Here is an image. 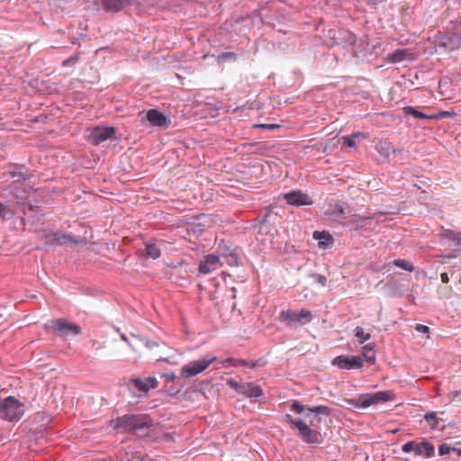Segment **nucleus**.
I'll return each instance as SVG.
<instances>
[{
  "label": "nucleus",
  "mask_w": 461,
  "mask_h": 461,
  "mask_svg": "<svg viewBox=\"0 0 461 461\" xmlns=\"http://www.w3.org/2000/svg\"><path fill=\"white\" fill-rule=\"evenodd\" d=\"M79 59L78 54H75L73 56H70L69 58L66 59L62 61L63 67H72L77 63Z\"/></svg>",
  "instance_id": "f704fd0d"
},
{
  "label": "nucleus",
  "mask_w": 461,
  "mask_h": 461,
  "mask_svg": "<svg viewBox=\"0 0 461 461\" xmlns=\"http://www.w3.org/2000/svg\"><path fill=\"white\" fill-rule=\"evenodd\" d=\"M450 452H452V447L447 443H443L438 447V454L440 456L448 455Z\"/></svg>",
  "instance_id": "79ce46f5"
},
{
  "label": "nucleus",
  "mask_w": 461,
  "mask_h": 461,
  "mask_svg": "<svg viewBox=\"0 0 461 461\" xmlns=\"http://www.w3.org/2000/svg\"><path fill=\"white\" fill-rule=\"evenodd\" d=\"M452 452H455L457 456H461V448L452 447Z\"/></svg>",
  "instance_id": "5fc2aeb1"
},
{
  "label": "nucleus",
  "mask_w": 461,
  "mask_h": 461,
  "mask_svg": "<svg viewBox=\"0 0 461 461\" xmlns=\"http://www.w3.org/2000/svg\"><path fill=\"white\" fill-rule=\"evenodd\" d=\"M396 395L392 390L380 391L375 393H361L356 399L348 401L355 408L366 409L372 405H378L381 403L393 402Z\"/></svg>",
  "instance_id": "f03ea898"
},
{
  "label": "nucleus",
  "mask_w": 461,
  "mask_h": 461,
  "mask_svg": "<svg viewBox=\"0 0 461 461\" xmlns=\"http://www.w3.org/2000/svg\"><path fill=\"white\" fill-rule=\"evenodd\" d=\"M213 271V267H211L209 265L205 263V261L200 262L198 266V272L203 275H206Z\"/></svg>",
  "instance_id": "e433bc0d"
},
{
  "label": "nucleus",
  "mask_w": 461,
  "mask_h": 461,
  "mask_svg": "<svg viewBox=\"0 0 461 461\" xmlns=\"http://www.w3.org/2000/svg\"><path fill=\"white\" fill-rule=\"evenodd\" d=\"M153 425V420L148 414H134L131 433L138 437L147 436L149 429Z\"/></svg>",
  "instance_id": "9b49d317"
},
{
  "label": "nucleus",
  "mask_w": 461,
  "mask_h": 461,
  "mask_svg": "<svg viewBox=\"0 0 461 461\" xmlns=\"http://www.w3.org/2000/svg\"><path fill=\"white\" fill-rule=\"evenodd\" d=\"M358 137L365 138L366 135L362 132L357 131V132L352 133L351 135L343 136L342 137L343 144L349 148H354V147H356V139Z\"/></svg>",
  "instance_id": "bb28decb"
},
{
  "label": "nucleus",
  "mask_w": 461,
  "mask_h": 461,
  "mask_svg": "<svg viewBox=\"0 0 461 461\" xmlns=\"http://www.w3.org/2000/svg\"><path fill=\"white\" fill-rule=\"evenodd\" d=\"M392 148L390 147L389 144H384V146H381L379 149H378V151L380 154H382L383 156L384 157H389L390 155V151H391Z\"/></svg>",
  "instance_id": "37998d69"
},
{
  "label": "nucleus",
  "mask_w": 461,
  "mask_h": 461,
  "mask_svg": "<svg viewBox=\"0 0 461 461\" xmlns=\"http://www.w3.org/2000/svg\"><path fill=\"white\" fill-rule=\"evenodd\" d=\"M441 234L440 236L447 240L453 241L456 245H459L461 243V233L454 231L449 229H445L443 226L440 227Z\"/></svg>",
  "instance_id": "aec40b11"
},
{
  "label": "nucleus",
  "mask_w": 461,
  "mask_h": 461,
  "mask_svg": "<svg viewBox=\"0 0 461 461\" xmlns=\"http://www.w3.org/2000/svg\"><path fill=\"white\" fill-rule=\"evenodd\" d=\"M121 339H122V340H123V341H126V342L128 341V339H127V337H126V335H125V334H121Z\"/></svg>",
  "instance_id": "4d7b16f0"
},
{
  "label": "nucleus",
  "mask_w": 461,
  "mask_h": 461,
  "mask_svg": "<svg viewBox=\"0 0 461 461\" xmlns=\"http://www.w3.org/2000/svg\"><path fill=\"white\" fill-rule=\"evenodd\" d=\"M223 258H225L226 263L229 266H239L240 265V258L232 250H230L228 248L225 249L224 253L222 254Z\"/></svg>",
  "instance_id": "a878e982"
},
{
  "label": "nucleus",
  "mask_w": 461,
  "mask_h": 461,
  "mask_svg": "<svg viewBox=\"0 0 461 461\" xmlns=\"http://www.w3.org/2000/svg\"><path fill=\"white\" fill-rule=\"evenodd\" d=\"M236 60H237V54L235 52H231V51L221 52L217 57L218 63L225 62V61L234 62Z\"/></svg>",
  "instance_id": "7c9ffc66"
},
{
  "label": "nucleus",
  "mask_w": 461,
  "mask_h": 461,
  "mask_svg": "<svg viewBox=\"0 0 461 461\" xmlns=\"http://www.w3.org/2000/svg\"><path fill=\"white\" fill-rule=\"evenodd\" d=\"M58 241L59 244H76L77 240H74V238L70 235L64 234L61 237L58 239Z\"/></svg>",
  "instance_id": "4c0bfd02"
},
{
  "label": "nucleus",
  "mask_w": 461,
  "mask_h": 461,
  "mask_svg": "<svg viewBox=\"0 0 461 461\" xmlns=\"http://www.w3.org/2000/svg\"><path fill=\"white\" fill-rule=\"evenodd\" d=\"M290 410L297 414L303 413L304 411H307V408L301 403L299 401H294L290 406Z\"/></svg>",
  "instance_id": "473e14b6"
},
{
  "label": "nucleus",
  "mask_w": 461,
  "mask_h": 461,
  "mask_svg": "<svg viewBox=\"0 0 461 461\" xmlns=\"http://www.w3.org/2000/svg\"><path fill=\"white\" fill-rule=\"evenodd\" d=\"M226 384L247 398H258L263 395L262 388L253 383H239L230 378L227 380Z\"/></svg>",
  "instance_id": "6e6552de"
},
{
  "label": "nucleus",
  "mask_w": 461,
  "mask_h": 461,
  "mask_svg": "<svg viewBox=\"0 0 461 461\" xmlns=\"http://www.w3.org/2000/svg\"><path fill=\"white\" fill-rule=\"evenodd\" d=\"M440 278H441L442 283H444V284H447L449 281V277L447 273H442L440 275Z\"/></svg>",
  "instance_id": "de8ad7c7"
},
{
  "label": "nucleus",
  "mask_w": 461,
  "mask_h": 461,
  "mask_svg": "<svg viewBox=\"0 0 461 461\" xmlns=\"http://www.w3.org/2000/svg\"><path fill=\"white\" fill-rule=\"evenodd\" d=\"M432 120H438L443 118H449L452 116V113L448 111H439L438 113H431Z\"/></svg>",
  "instance_id": "ea45409f"
},
{
  "label": "nucleus",
  "mask_w": 461,
  "mask_h": 461,
  "mask_svg": "<svg viewBox=\"0 0 461 461\" xmlns=\"http://www.w3.org/2000/svg\"><path fill=\"white\" fill-rule=\"evenodd\" d=\"M45 330L48 332L57 334L62 339H66L69 335L77 336L82 332L80 326L73 322H69L64 318L50 320L46 323Z\"/></svg>",
  "instance_id": "20e7f679"
},
{
  "label": "nucleus",
  "mask_w": 461,
  "mask_h": 461,
  "mask_svg": "<svg viewBox=\"0 0 461 461\" xmlns=\"http://www.w3.org/2000/svg\"><path fill=\"white\" fill-rule=\"evenodd\" d=\"M180 392V390H175V388L171 387L168 389V393L170 395H176Z\"/></svg>",
  "instance_id": "3c124183"
},
{
  "label": "nucleus",
  "mask_w": 461,
  "mask_h": 461,
  "mask_svg": "<svg viewBox=\"0 0 461 461\" xmlns=\"http://www.w3.org/2000/svg\"><path fill=\"white\" fill-rule=\"evenodd\" d=\"M115 134L113 127H95L89 131L86 140L93 145H99L100 143L111 139Z\"/></svg>",
  "instance_id": "9d476101"
},
{
  "label": "nucleus",
  "mask_w": 461,
  "mask_h": 461,
  "mask_svg": "<svg viewBox=\"0 0 461 461\" xmlns=\"http://www.w3.org/2000/svg\"><path fill=\"white\" fill-rule=\"evenodd\" d=\"M145 249L147 254L153 259H157L160 257V249L155 244H146Z\"/></svg>",
  "instance_id": "2f4dec72"
},
{
  "label": "nucleus",
  "mask_w": 461,
  "mask_h": 461,
  "mask_svg": "<svg viewBox=\"0 0 461 461\" xmlns=\"http://www.w3.org/2000/svg\"><path fill=\"white\" fill-rule=\"evenodd\" d=\"M375 219V215L369 216H359L353 215V217L345 223L346 226L350 227L354 230L366 229L368 225L371 224V221Z\"/></svg>",
  "instance_id": "f3484780"
},
{
  "label": "nucleus",
  "mask_w": 461,
  "mask_h": 461,
  "mask_svg": "<svg viewBox=\"0 0 461 461\" xmlns=\"http://www.w3.org/2000/svg\"><path fill=\"white\" fill-rule=\"evenodd\" d=\"M146 118L150 125L160 128H167L170 122L167 117L157 109H149Z\"/></svg>",
  "instance_id": "dca6fc26"
},
{
  "label": "nucleus",
  "mask_w": 461,
  "mask_h": 461,
  "mask_svg": "<svg viewBox=\"0 0 461 461\" xmlns=\"http://www.w3.org/2000/svg\"><path fill=\"white\" fill-rule=\"evenodd\" d=\"M448 398L452 402H461V390L450 392L448 393Z\"/></svg>",
  "instance_id": "a19ab883"
},
{
  "label": "nucleus",
  "mask_w": 461,
  "mask_h": 461,
  "mask_svg": "<svg viewBox=\"0 0 461 461\" xmlns=\"http://www.w3.org/2000/svg\"><path fill=\"white\" fill-rule=\"evenodd\" d=\"M137 0H99L102 8L110 14H116L135 4Z\"/></svg>",
  "instance_id": "2eb2a0df"
},
{
  "label": "nucleus",
  "mask_w": 461,
  "mask_h": 461,
  "mask_svg": "<svg viewBox=\"0 0 461 461\" xmlns=\"http://www.w3.org/2000/svg\"><path fill=\"white\" fill-rule=\"evenodd\" d=\"M375 344L374 342L368 343L363 347V357L369 364H375Z\"/></svg>",
  "instance_id": "5701e85b"
},
{
  "label": "nucleus",
  "mask_w": 461,
  "mask_h": 461,
  "mask_svg": "<svg viewBox=\"0 0 461 461\" xmlns=\"http://www.w3.org/2000/svg\"><path fill=\"white\" fill-rule=\"evenodd\" d=\"M140 340L143 343V345L147 348H149V349H152L154 348H157L158 347V343L154 341V340H151L146 337H140Z\"/></svg>",
  "instance_id": "c9c22d12"
},
{
  "label": "nucleus",
  "mask_w": 461,
  "mask_h": 461,
  "mask_svg": "<svg viewBox=\"0 0 461 461\" xmlns=\"http://www.w3.org/2000/svg\"><path fill=\"white\" fill-rule=\"evenodd\" d=\"M5 210H6V205L0 203V216L4 217V212H5Z\"/></svg>",
  "instance_id": "8fccbe9b"
},
{
  "label": "nucleus",
  "mask_w": 461,
  "mask_h": 461,
  "mask_svg": "<svg viewBox=\"0 0 461 461\" xmlns=\"http://www.w3.org/2000/svg\"><path fill=\"white\" fill-rule=\"evenodd\" d=\"M415 330L420 333H429V328L423 324H416Z\"/></svg>",
  "instance_id": "a18cd8bd"
},
{
  "label": "nucleus",
  "mask_w": 461,
  "mask_h": 461,
  "mask_svg": "<svg viewBox=\"0 0 461 461\" xmlns=\"http://www.w3.org/2000/svg\"><path fill=\"white\" fill-rule=\"evenodd\" d=\"M134 414L131 415H123L122 417H118L114 420L113 427L114 429L122 431L131 433L132 423H133Z\"/></svg>",
  "instance_id": "6ab92c4d"
},
{
  "label": "nucleus",
  "mask_w": 461,
  "mask_h": 461,
  "mask_svg": "<svg viewBox=\"0 0 461 461\" xmlns=\"http://www.w3.org/2000/svg\"><path fill=\"white\" fill-rule=\"evenodd\" d=\"M322 236H323V237H325V236H329V237H330V234H328V233H326V232H324V231H322V232H320V231H314V233H313V238H314L315 240H319V239H321Z\"/></svg>",
  "instance_id": "49530a36"
},
{
  "label": "nucleus",
  "mask_w": 461,
  "mask_h": 461,
  "mask_svg": "<svg viewBox=\"0 0 461 461\" xmlns=\"http://www.w3.org/2000/svg\"><path fill=\"white\" fill-rule=\"evenodd\" d=\"M331 410L326 405H318L314 407H307V417H310L309 426L317 429L322 421L321 415L330 416Z\"/></svg>",
  "instance_id": "ddd939ff"
},
{
  "label": "nucleus",
  "mask_w": 461,
  "mask_h": 461,
  "mask_svg": "<svg viewBox=\"0 0 461 461\" xmlns=\"http://www.w3.org/2000/svg\"><path fill=\"white\" fill-rule=\"evenodd\" d=\"M402 450L404 453L414 452L416 456L426 458L432 457L435 455L434 445L425 439H422L421 441H408L402 445Z\"/></svg>",
  "instance_id": "423d86ee"
},
{
  "label": "nucleus",
  "mask_w": 461,
  "mask_h": 461,
  "mask_svg": "<svg viewBox=\"0 0 461 461\" xmlns=\"http://www.w3.org/2000/svg\"><path fill=\"white\" fill-rule=\"evenodd\" d=\"M284 419L290 425L291 429L298 430V436L304 443L310 445L321 444L322 437L317 429L309 426L302 419H294L290 414H285Z\"/></svg>",
  "instance_id": "f257e3e1"
},
{
  "label": "nucleus",
  "mask_w": 461,
  "mask_h": 461,
  "mask_svg": "<svg viewBox=\"0 0 461 461\" xmlns=\"http://www.w3.org/2000/svg\"><path fill=\"white\" fill-rule=\"evenodd\" d=\"M278 320L287 327L294 323L304 325L311 321L312 312L305 309H302L299 312L294 311H282L279 314Z\"/></svg>",
  "instance_id": "0eeeda50"
},
{
  "label": "nucleus",
  "mask_w": 461,
  "mask_h": 461,
  "mask_svg": "<svg viewBox=\"0 0 461 461\" xmlns=\"http://www.w3.org/2000/svg\"><path fill=\"white\" fill-rule=\"evenodd\" d=\"M332 365L341 369H359L363 366V359L360 356L340 355L332 360Z\"/></svg>",
  "instance_id": "f8f14e48"
},
{
  "label": "nucleus",
  "mask_w": 461,
  "mask_h": 461,
  "mask_svg": "<svg viewBox=\"0 0 461 461\" xmlns=\"http://www.w3.org/2000/svg\"><path fill=\"white\" fill-rule=\"evenodd\" d=\"M203 261H205V263L211 267H213L214 270L219 263V257L213 254H209L205 257Z\"/></svg>",
  "instance_id": "72a5a7b5"
},
{
  "label": "nucleus",
  "mask_w": 461,
  "mask_h": 461,
  "mask_svg": "<svg viewBox=\"0 0 461 461\" xmlns=\"http://www.w3.org/2000/svg\"><path fill=\"white\" fill-rule=\"evenodd\" d=\"M216 360V357L207 359L194 360L183 366L180 374L183 377H192L203 372L212 363Z\"/></svg>",
  "instance_id": "1a4fd4ad"
},
{
  "label": "nucleus",
  "mask_w": 461,
  "mask_h": 461,
  "mask_svg": "<svg viewBox=\"0 0 461 461\" xmlns=\"http://www.w3.org/2000/svg\"><path fill=\"white\" fill-rule=\"evenodd\" d=\"M424 420L429 423L430 429L435 430L438 427L439 419L436 412L430 411L424 415Z\"/></svg>",
  "instance_id": "cd10ccee"
},
{
  "label": "nucleus",
  "mask_w": 461,
  "mask_h": 461,
  "mask_svg": "<svg viewBox=\"0 0 461 461\" xmlns=\"http://www.w3.org/2000/svg\"><path fill=\"white\" fill-rule=\"evenodd\" d=\"M408 50L404 49H397L392 53H388L386 60L392 63H399L406 59Z\"/></svg>",
  "instance_id": "4be33fe9"
},
{
  "label": "nucleus",
  "mask_w": 461,
  "mask_h": 461,
  "mask_svg": "<svg viewBox=\"0 0 461 461\" xmlns=\"http://www.w3.org/2000/svg\"><path fill=\"white\" fill-rule=\"evenodd\" d=\"M443 257L446 258H456V254L455 252H453V253L446 254Z\"/></svg>",
  "instance_id": "864d4df0"
},
{
  "label": "nucleus",
  "mask_w": 461,
  "mask_h": 461,
  "mask_svg": "<svg viewBox=\"0 0 461 461\" xmlns=\"http://www.w3.org/2000/svg\"><path fill=\"white\" fill-rule=\"evenodd\" d=\"M134 386L142 393H147L150 389H155L158 386V380L153 376L146 377L145 379L134 378L132 379Z\"/></svg>",
  "instance_id": "a211bd4d"
},
{
  "label": "nucleus",
  "mask_w": 461,
  "mask_h": 461,
  "mask_svg": "<svg viewBox=\"0 0 461 461\" xmlns=\"http://www.w3.org/2000/svg\"><path fill=\"white\" fill-rule=\"evenodd\" d=\"M354 331H355V337L357 339V341L360 344L367 341L371 338L370 333L365 332V330L362 327L357 326Z\"/></svg>",
  "instance_id": "c756f323"
},
{
  "label": "nucleus",
  "mask_w": 461,
  "mask_h": 461,
  "mask_svg": "<svg viewBox=\"0 0 461 461\" xmlns=\"http://www.w3.org/2000/svg\"><path fill=\"white\" fill-rule=\"evenodd\" d=\"M259 360L256 361H248L245 359H237L233 357H229L225 360V363L229 364L231 366H248L249 368H255L258 366Z\"/></svg>",
  "instance_id": "412c9836"
},
{
  "label": "nucleus",
  "mask_w": 461,
  "mask_h": 461,
  "mask_svg": "<svg viewBox=\"0 0 461 461\" xmlns=\"http://www.w3.org/2000/svg\"><path fill=\"white\" fill-rule=\"evenodd\" d=\"M285 202L292 206L299 207L303 205H312L313 203L312 199L303 192L300 190H293L285 193L283 195Z\"/></svg>",
  "instance_id": "4468645a"
},
{
  "label": "nucleus",
  "mask_w": 461,
  "mask_h": 461,
  "mask_svg": "<svg viewBox=\"0 0 461 461\" xmlns=\"http://www.w3.org/2000/svg\"><path fill=\"white\" fill-rule=\"evenodd\" d=\"M327 215L334 218H348L346 209L341 204H335L332 209L327 212Z\"/></svg>",
  "instance_id": "393cba45"
},
{
  "label": "nucleus",
  "mask_w": 461,
  "mask_h": 461,
  "mask_svg": "<svg viewBox=\"0 0 461 461\" xmlns=\"http://www.w3.org/2000/svg\"><path fill=\"white\" fill-rule=\"evenodd\" d=\"M434 45L446 52L456 50L461 47V32H438L434 37Z\"/></svg>",
  "instance_id": "39448f33"
},
{
  "label": "nucleus",
  "mask_w": 461,
  "mask_h": 461,
  "mask_svg": "<svg viewBox=\"0 0 461 461\" xmlns=\"http://www.w3.org/2000/svg\"><path fill=\"white\" fill-rule=\"evenodd\" d=\"M403 112L405 115H411L418 119H423V120H432L431 113H424L420 111H418L416 108L412 106H405L403 107Z\"/></svg>",
  "instance_id": "b1692460"
},
{
  "label": "nucleus",
  "mask_w": 461,
  "mask_h": 461,
  "mask_svg": "<svg viewBox=\"0 0 461 461\" xmlns=\"http://www.w3.org/2000/svg\"><path fill=\"white\" fill-rule=\"evenodd\" d=\"M451 291V288L450 287H445L442 289V294L445 297H447L449 293Z\"/></svg>",
  "instance_id": "09e8293b"
},
{
  "label": "nucleus",
  "mask_w": 461,
  "mask_h": 461,
  "mask_svg": "<svg viewBox=\"0 0 461 461\" xmlns=\"http://www.w3.org/2000/svg\"><path fill=\"white\" fill-rule=\"evenodd\" d=\"M231 290H232V292H233L232 298H235V297H236V294H235V293H236V288H234V287H233Z\"/></svg>",
  "instance_id": "13d9d810"
},
{
  "label": "nucleus",
  "mask_w": 461,
  "mask_h": 461,
  "mask_svg": "<svg viewBox=\"0 0 461 461\" xmlns=\"http://www.w3.org/2000/svg\"><path fill=\"white\" fill-rule=\"evenodd\" d=\"M24 404L14 396L0 398V418L5 421L17 422L24 415Z\"/></svg>",
  "instance_id": "7ed1b4c3"
},
{
  "label": "nucleus",
  "mask_w": 461,
  "mask_h": 461,
  "mask_svg": "<svg viewBox=\"0 0 461 461\" xmlns=\"http://www.w3.org/2000/svg\"><path fill=\"white\" fill-rule=\"evenodd\" d=\"M129 461H143V459H142V458H140V457H138V456H134V457H132L131 459H130Z\"/></svg>",
  "instance_id": "6e6d98bb"
},
{
  "label": "nucleus",
  "mask_w": 461,
  "mask_h": 461,
  "mask_svg": "<svg viewBox=\"0 0 461 461\" xmlns=\"http://www.w3.org/2000/svg\"><path fill=\"white\" fill-rule=\"evenodd\" d=\"M311 277L322 286H325L327 284V277L323 275L314 273L311 275Z\"/></svg>",
  "instance_id": "58836bf2"
},
{
  "label": "nucleus",
  "mask_w": 461,
  "mask_h": 461,
  "mask_svg": "<svg viewBox=\"0 0 461 461\" xmlns=\"http://www.w3.org/2000/svg\"><path fill=\"white\" fill-rule=\"evenodd\" d=\"M393 265L408 272H412L414 270L413 265L406 259H394L393 261Z\"/></svg>",
  "instance_id": "c85d7f7f"
},
{
  "label": "nucleus",
  "mask_w": 461,
  "mask_h": 461,
  "mask_svg": "<svg viewBox=\"0 0 461 461\" xmlns=\"http://www.w3.org/2000/svg\"><path fill=\"white\" fill-rule=\"evenodd\" d=\"M260 126L263 128H267V129L278 127V125H276V124H261Z\"/></svg>",
  "instance_id": "603ef678"
},
{
  "label": "nucleus",
  "mask_w": 461,
  "mask_h": 461,
  "mask_svg": "<svg viewBox=\"0 0 461 461\" xmlns=\"http://www.w3.org/2000/svg\"><path fill=\"white\" fill-rule=\"evenodd\" d=\"M166 382H173L176 379L174 372L166 373L162 375Z\"/></svg>",
  "instance_id": "c03bdc74"
}]
</instances>
